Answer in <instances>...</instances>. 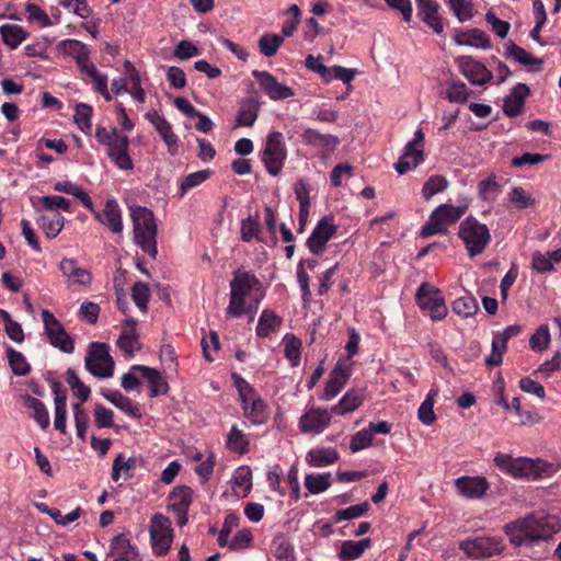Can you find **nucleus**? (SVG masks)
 <instances>
[{
  "instance_id": "nucleus-28",
  "label": "nucleus",
  "mask_w": 561,
  "mask_h": 561,
  "mask_svg": "<svg viewBox=\"0 0 561 561\" xmlns=\"http://www.w3.org/2000/svg\"><path fill=\"white\" fill-rule=\"evenodd\" d=\"M118 347L128 356L139 350L138 336L136 334V321L131 318L125 320V329L117 340Z\"/></svg>"
},
{
  "instance_id": "nucleus-33",
  "label": "nucleus",
  "mask_w": 561,
  "mask_h": 561,
  "mask_svg": "<svg viewBox=\"0 0 561 561\" xmlns=\"http://www.w3.org/2000/svg\"><path fill=\"white\" fill-rule=\"evenodd\" d=\"M260 102L254 98L245 99L239 108L237 123L239 126H252L257 118Z\"/></svg>"
},
{
  "instance_id": "nucleus-23",
  "label": "nucleus",
  "mask_w": 561,
  "mask_h": 561,
  "mask_svg": "<svg viewBox=\"0 0 561 561\" xmlns=\"http://www.w3.org/2000/svg\"><path fill=\"white\" fill-rule=\"evenodd\" d=\"M59 270L67 278L69 285L89 286L92 282L91 273L79 266L78 262L72 259H62Z\"/></svg>"
},
{
  "instance_id": "nucleus-14",
  "label": "nucleus",
  "mask_w": 561,
  "mask_h": 561,
  "mask_svg": "<svg viewBox=\"0 0 561 561\" xmlns=\"http://www.w3.org/2000/svg\"><path fill=\"white\" fill-rule=\"evenodd\" d=\"M252 75L271 100H285L295 95L290 87L279 83L268 71L254 70Z\"/></svg>"
},
{
  "instance_id": "nucleus-49",
  "label": "nucleus",
  "mask_w": 561,
  "mask_h": 561,
  "mask_svg": "<svg viewBox=\"0 0 561 561\" xmlns=\"http://www.w3.org/2000/svg\"><path fill=\"white\" fill-rule=\"evenodd\" d=\"M9 364L14 375L16 376H25L28 374L31 367L26 362L25 357L22 353L9 347L7 351Z\"/></svg>"
},
{
  "instance_id": "nucleus-41",
  "label": "nucleus",
  "mask_w": 561,
  "mask_h": 561,
  "mask_svg": "<svg viewBox=\"0 0 561 561\" xmlns=\"http://www.w3.org/2000/svg\"><path fill=\"white\" fill-rule=\"evenodd\" d=\"M244 416L253 424H263L266 422V404L261 397L256 396L252 399L250 407H244Z\"/></svg>"
},
{
  "instance_id": "nucleus-31",
  "label": "nucleus",
  "mask_w": 561,
  "mask_h": 561,
  "mask_svg": "<svg viewBox=\"0 0 561 561\" xmlns=\"http://www.w3.org/2000/svg\"><path fill=\"white\" fill-rule=\"evenodd\" d=\"M103 397L108 400L116 408L127 413L128 415L135 419H141V413L139 412L138 407L122 392L115 391H103Z\"/></svg>"
},
{
  "instance_id": "nucleus-44",
  "label": "nucleus",
  "mask_w": 561,
  "mask_h": 561,
  "mask_svg": "<svg viewBox=\"0 0 561 561\" xmlns=\"http://www.w3.org/2000/svg\"><path fill=\"white\" fill-rule=\"evenodd\" d=\"M478 310V302L476 298L470 295L459 297L453 304V311L465 318L476 314Z\"/></svg>"
},
{
  "instance_id": "nucleus-11",
  "label": "nucleus",
  "mask_w": 561,
  "mask_h": 561,
  "mask_svg": "<svg viewBox=\"0 0 561 561\" xmlns=\"http://www.w3.org/2000/svg\"><path fill=\"white\" fill-rule=\"evenodd\" d=\"M560 525L554 517L545 516L535 518L533 516L524 518V533L528 535L529 541L548 540L553 534L558 533Z\"/></svg>"
},
{
  "instance_id": "nucleus-37",
  "label": "nucleus",
  "mask_w": 561,
  "mask_h": 561,
  "mask_svg": "<svg viewBox=\"0 0 561 561\" xmlns=\"http://www.w3.org/2000/svg\"><path fill=\"white\" fill-rule=\"evenodd\" d=\"M282 325V319L272 310H264L259 319L256 334L261 337H268Z\"/></svg>"
},
{
  "instance_id": "nucleus-25",
  "label": "nucleus",
  "mask_w": 561,
  "mask_h": 561,
  "mask_svg": "<svg viewBox=\"0 0 561 561\" xmlns=\"http://www.w3.org/2000/svg\"><path fill=\"white\" fill-rule=\"evenodd\" d=\"M454 39L459 46H472L482 49L491 48V41L489 35L480 28L458 31L455 34Z\"/></svg>"
},
{
  "instance_id": "nucleus-27",
  "label": "nucleus",
  "mask_w": 561,
  "mask_h": 561,
  "mask_svg": "<svg viewBox=\"0 0 561 561\" xmlns=\"http://www.w3.org/2000/svg\"><path fill=\"white\" fill-rule=\"evenodd\" d=\"M506 55L512 57L518 64L529 67V69L534 72L540 71L542 69V59L534 57L531 54L513 42L506 44Z\"/></svg>"
},
{
  "instance_id": "nucleus-29",
  "label": "nucleus",
  "mask_w": 561,
  "mask_h": 561,
  "mask_svg": "<svg viewBox=\"0 0 561 561\" xmlns=\"http://www.w3.org/2000/svg\"><path fill=\"white\" fill-rule=\"evenodd\" d=\"M111 553L123 561H133L138 556L136 547L130 543L124 534H119L112 539Z\"/></svg>"
},
{
  "instance_id": "nucleus-58",
  "label": "nucleus",
  "mask_w": 561,
  "mask_h": 561,
  "mask_svg": "<svg viewBox=\"0 0 561 561\" xmlns=\"http://www.w3.org/2000/svg\"><path fill=\"white\" fill-rule=\"evenodd\" d=\"M471 94V91L461 81H454L449 83L446 96L450 102L466 103Z\"/></svg>"
},
{
  "instance_id": "nucleus-46",
  "label": "nucleus",
  "mask_w": 561,
  "mask_h": 561,
  "mask_svg": "<svg viewBox=\"0 0 561 561\" xmlns=\"http://www.w3.org/2000/svg\"><path fill=\"white\" fill-rule=\"evenodd\" d=\"M284 343L286 358L290 362L291 366H298L300 363L301 341L293 334H286Z\"/></svg>"
},
{
  "instance_id": "nucleus-13",
  "label": "nucleus",
  "mask_w": 561,
  "mask_h": 561,
  "mask_svg": "<svg viewBox=\"0 0 561 561\" xmlns=\"http://www.w3.org/2000/svg\"><path fill=\"white\" fill-rule=\"evenodd\" d=\"M335 232L336 227L333 225V219L325 216L319 220L311 236L308 238L307 247L313 254L319 255L324 251L328 241Z\"/></svg>"
},
{
  "instance_id": "nucleus-40",
  "label": "nucleus",
  "mask_w": 561,
  "mask_h": 561,
  "mask_svg": "<svg viewBox=\"0 0 561 561\" xmlns=\"http://www.w3.org/2000/svg\"><path fill=\"white\" fill-rule=\"evenodd\" d=\"M172 511L188 510L192 503V489L186 485L175 486L169 495Z\"/></svg>"
},
{
  "instance_id": "nucleus-55",
  "label": "nucleus",
  "mask_w": 561,
  "mask_h": 561,
  "mask_svg": "<svg viewBox=\"0 0 561 561\" xmlns=\"http://www.w3.org/2000/svg\"><path fill=\"white\" fill-rule=\"evenodd\" d=\"M227 446L236 453L244 454L248 451L249 440L245 438L242 431L237 426H232L228 435Z\"/></svg>"
},
{
  "instance_id": "nucleus-1",
  "label": "nucleus",
  "mask_w": 561,
  "mask_h": 561,
  "mask_svg": "<svg viewBox=\"0 0 561 561\" xmlns=\"http://www.w3.org/2000/svg\"><path fill=\"white\" fill-rule=\"evenodd\" d=\"M130 217L134 228V242L151 259H156L157 249V224L153 213L142 206L130 208Z\"/></svg>"
},
{
  "instance_id": "nucleus-8",
  "label": "nucleus",
  "mask_w": 561,
  "mask_h": 561,
  "mask_svg": "<svg viewBox=\"0 0 561 561\" xmlns=\"http://www.w3.org/2000/svg\"><path fill=\"white\" fill-rule=\"evenodd\" d=\"M42 320L49 343L61 352L71 354L75 351L72 337L67 333L60 321L49 311H42Z\"/></svg>"
},
{
  "instance_id": "nucleus-39",
  "label": "nucleus",
  "mask_w": 561,
  "mask_h": 561,
  "mask_svg": "<svg viewBox=\"0 0 561 561\" xmlns=\"http://www.w3.org/2000/svg\"><path fill=\"white\" fill-rule=\"evenodd\" d=\"M339 459L335 448H317L307 454V461L314 467L328 466Z\"/></svg>"
},
{
  "instance_id": "nucleus-61",
  "label": "nucleus",
  "mask_w": 561,
  "mask_h": 561,
  "mask_svg": "<svg viewBox=\"0 0 561 561\" xmlns=\"http://www.w3.org/2000/svg\"><path fill=\"white\" fill-rule=\"evenodd\" d=\"M508 199L519 209L531 207L535 204V199L531 197V195L520 186H515L512 188L508 194Z\"/></svg>"
},
{
  "instance_id": "nucleus-3",
  "label": "nucleus",
  "mask_w": 561,
  "mask_h": 561,
  "mask_svg": "<svg viewBox=\"0 0 561 561\" xmlns=\"http://www.w3.org/2000/svg\"><path fill=\"white\" fill-rule=\"evenodd\" d=\"M458 236L463 241L471 257L481 254L491 242V234L486 225L471 216L460 222Z\"/></svg>"
},
{
  "instance_id": "nucleus-47",
  "label": "nucleus",
  "mask_w": 561,
  "mask_h": 561,
  "mask_svg": "<svg viewBox=\"0 0 561 561\" xmlns=\"http://www.w3.org/2000/svg\"><path fill=\"white\" fill-rule=\"evenodd\" d=\"M38 225L48 238H55L64 227V218L59 214H55L51 217L41 216Z\"/></svg>"
},
{
  "instance_id": "nucleus-20",
  "label": "nucleus",
  "mask_w": 561,
  "mask_h": 561,
  "mask_svg": "<svg viewBox=\"0 0 561 561\" xmlns=\"http://www.w3.org/2000/svg\"><path fill=\"white\" fill-rule=\"evenodd\" d=\"M417 15L433 30L440 34L444 31L443 19L439 15V4L435 0H416Z\"/></svg>"
},
{
  "instance_id": "nucleus-38",
  "label": "nucleus",
  "mask_w": 561,
  "mask_h": 561,
  "mask_svg": "<svg viewBox=\"0 0 561 561\" xmlns=\"http://www.w3.org/2000/svg\"><path fill=\"white\" fill-rule=\"evenodd\" d=\"M370 542L369 538H364L359 541L346 540L342 543L339 557L342 561H353L370 547Z\"/></svg>"
},
{
  "instance_id": "nucleus-60",
  "label": "nucleus",
  "mask_w": 561,
  "mask_h": 561,
  "mask_svg": "<svg viewBox=\"0 0 561 561\" xmlns=\"http://www.w3.org/2000/svg\"><path fill=\"white\" fill-rule=\"evenodd\" d=\"M73 415H75V424L77 430V436L84 442L85 433L89 424V415L82 408L81 403H75L72 405Z\"/></svg>"
},
{
  "instance_id": "nucleus-57",
  "label": "nucleus",
  "mask_w": 561,
  "mask_h": 561,
  "mask_svg": "<svg viewBox=\"0 0 561 561\" xmlns=\"http://www.w3.org/2000/svg\"><path fill=\"white\" fill-rule=\"evenodd\" d=\"M368 510H369V503L367 501H365L360 504L352 505L345 510L337 511L334 515V520L336 523H339L342 520H350L353 518H357V517L365 515Z\"/></svg>"
},
{
  "instance_id": "nucleus-34",
  "label": "nucleus",
  "mask_w": 561,
  "mask_h": 561,
  "mask_svg": "<svg viewBox=\"0 0 561 561\" xmlns=\"http://www.w3.org/2000/svg\"><path fill=\"white\" fill-rule=\"evenodd\" d=\"M256 284H259V280L254 274L237 271L230 282V293L236 291L237 295L245 297Z\"/></svg>"
},
{
  "instance_id": "nucleus-50",
  "label": "nucleus",
  "mask_w": 561,
  "mask_h": 561,
  "mask_svg": "<svg viewBox=\"0 0 561 561\" xmlns=\"http://www.w3.org/2000/svg\"><path fill=\"white\" fill-rule=\"evenodd\" d=\"M448 186V181L443 175H432L424 183L422 188L423 197L428 201L435 194L445 191Z\"/></svg>"
},
{
  "instance_id": "nucleus-53",
  "label": "nucleus",
  "mask_w": 561,
  "mask_h": 561,
  "mask_svg": "<svg viewBox=\"0 0 561 561\" xmlns=\"http://www.w3.org/2000/svg\"><path fill=\"white\" fill-rule=\"evenodd\" d=\"M479 195L483 201L492 202L500 193V184L496 182L495 175H491L479 183Z\"/></svg>"
},
{
  "instance_id": "nucleus-59",
  "label": "nucleus",
  "mask_w": 561,
  "mask_h": 561,
  "mask_svg": "<svg viewBox=\"0 0 561 561\" xmlns=\"http://www.w3.org/2000/svg\"><path fill=\"white\" fill-rule=\"evenodd\" d=\"M550 343V332L547 324H541L529 339V345L534 351H543Z\"/></svg>"
},
{
  "instance_id": "nucleus-26",
  "label": "nucleus",
  "mask_w": 561,
  "mask_h": 561,
  "mask_svg": "<svg viewBox=\"0 0 561 561\" xmlns=\"http://www.w3.org/2000/svg\"><path fill=\"white\" fill-rule=\"evenodd\" d=\"M131 370L140 371L142 377L148 380L150 385L151 398L165 394L168 392V382L163 379L160 371H158L157 369L142 365H134L131 367Z\"/></svg>"
},
{
  "instance_id": "nucleus-12",
  "label": "nucleus",
  "mask_w": 561,
  "mask_h": 561,
  "mask_svg": "<svg viewBox=\"0 0 561 561\" xmlns=\"http://www.w3.org/2000/svg\"><path fill=\"white\" fill-rule=\"evenodd\" d=\"M494 463L514 478L535 476L536 468L531 459L513 458L508 454L499 453L494 457Z\"/></svg>"
},
{
  "instance_id": "nucleus-2",
  "label": "nucleus",
  "mask_w": 561,
  "mask_h": 561,
  "mask_svg": "<svg viewBox=\"0 0 561 561\" xmlns=\"http://www.w3.org/2000/svg\"><path fill=\"white\" fill-rule=\"evenodd\" d=\"M467 211V206H454L442 204L430 215L428 220L422 227L420 236L428 238L438 233H447L448 227L456 224Z\"/></svg>"
},
{
  "instance_id": "nucleus-5",
  "label": "nucleus",
  "mask_w": 561,
  "mask_h": 561,
  "mask_svg": "<svg viewBox=\"0 0 561 561\" xmlns=\"http://www.w3.org/2000/svg\"><path fill=\"white\" fill-rule=\"evenodd\" d=\"M286 158L287 149L283 141V134L280 131L270 133L262 154L266 171L273 176L278 175Z\"/></svg>"
},
{
  "instance_id": "nucleus-21",
  "label": "nucleus",
  "mask_w": 561,
  "mask_h": 561,
  "mask_svg": "<svg viewBox=\"0 0 561 561\" xmlns=\"http://www.w3.org/2000/svg\"><path fill=\"white\" fill-rule=\"evenodd\" d=\"M458 493L467 499L482 497L489 489L484 477H461L455 481Z\"/></svg>"
},
{
  "instance_id": "nucleus-36",
  "label": "nucleus",
  "mask_w": 561,
  "mask_h": 561,
  "mask_svg": "<svg viewBox=\"0 0 561 561\" xmlns=\"http://www.w3.org/2000/svg\"><path fill=\"white\" fill-rule=\"evenodd\" d=\"M2 41L10 48H16L26 37L28 33L18 24H3L0 26Z\"/></svg>"
},
{
  "instance_id": "nucleus-18",
  "label": "nucleus",
  "mask_w": 561,
  "mask_h": 561,
  "mask_svg": "<svg viewBox=\"0 0 561 561\" xmlns=\"http://www.w3.org/2000/svg\"><path fill=\"white\" fill-rule=\"evenodd\" d=\"M129 139L126 135L117 134L116 137L107 145V156L122 170H131L133 161L128 154Z\"/></svg>"
},
{
  "instance_id": "nucleus-22",
  "label": "nucleus",
  "mask_w": 561,
  "mask_h": 561,
  "mask_svg": "<svg viewBox=\"0 0 561 561\" xmlns=\"http://www.w3.org/2000/svg\"><path fill=\"white\" fill-rule=\"evenodd\" d=\"M146 118L153 125L157 133L161 136L168 150L174 154L178 149V136L173 133L170 123L157 111H150L146 114Z\"/></svg>"
},
{
  "instance_id": "nucleus-30",
  "label": "nucleus",
  "mask_w": 561,
  "mask_h": 561,
  "mask_svg": "<svg viewBox=\"0 0 561 561\" xmlns=\"http://www.w3.org/2000/svg\"><path fill=\"white\" fill-rule=\"evenodd\" d=\"M301 140L305 145L313 147H323L325 149H335L339 138L332 135H324L313 128H307L301 134Z\"/></svg>"
},
{
  "instance_id": "nucleus-45",
  "label": "nucleus",
  "mask_w": 561,
  "mask_h": 561,
  "mask_svg": "<svg viewBox=\"0 0 561 561\" xmlns=\"http://www.w3.org/2000/svg\"><path fill=\"white\" fill-rule=\"evenodd\" d=\"M283 42L284 36L271 33L264 34L259 39L260 51L266 57H272L277 54Z\"/></svg>"
},
{
  "instance_id": "nucleus-62",
  "label": "nucleus",
  "mask_w": 561,
  "mask_h": 561,
  "mask_svg": "<svg viewBox=\"0 0 561 561\" xmlns=\"http://www.w3.org/2000/svg\"><path fill=\"white\" fill-rule=\"evenodd\" d=\"M91 106L80 103L76 107L75 122L78 127L83 131L88 133L91 129Z\"/></svg>"
},
{
  "instance_id": "nucleus-54",
  "label": "nucleus",
  "mask_w": 561,
  "mask_h": 561,
  "mask_svg": "<svg viewBox=\"0 0 561 561\" xmlns=\"http://www.w3.org/2000/svg\"><path fill=\"white\" fill-rule=\"evenodd\" d=\"M329 478L330 473L308 474L305 479V485L310 493L319 494L331 485Z\"/></svg>"
},
{
  "instance_id": "nucleus-35",
  "label": "nucleus",
  "mask_w": 561,
  "mask_h": 561,
  "mask_svg": "<svg viewBox=\"0 0 561 561\" xmlns=\"http://www.w3.org/2000/svg\"><path fill=\"white\" fill-rule=\"evenodd\" d=\"M23 402L24 405L32 411V417L41 428L46 430L49 426V415L45 404L30 394L23 397Z\"/></svg>"
},
{
  "instance_id": "nucleus-9",
  "label": "nucleus",
  "mask_w": 561,
  "mask_h": 561,
  "mask_svg": "<svg viewBox=\"0 0 561 561\" xmlns=\"http://www.w3.org/2000/svg\"><path fill=\"white\" fill-rule=\"evenodd\" d=\"M417 304L423 310L430 312L434 321L443 320L447 316L445 300L437 288L422 283L416 293Z\"/></svg>"
},
{
  "instance_id": "nucleus-56",
  "label": "nucleus",
  "mask_w": 561,
  "mask_h": 561,
  "mask_svg": "<svg viewBox=\"0 0 561 561\" xmlns=\"http://www.w3.org/2000/svg\"><path fill=\"white\" fill-rule=\"evenodd\" d=\"M150 297V290L147 284L137 282L133 286L131 298L135 305L142 311L146 312L148 309V301Z\"/></svg>"
},
{
  "instance_id": "nucleus-7",
  "label": "nucleus",
  "mask_w": 561,
  "mask_h": 561,
  "mask_svg": "<svg viewBox=\"0 0 561 561\" xmlns=\"http://www.w3.org/2000/svg\"><path fill=\"white\" fill-rule=\"evenodd\" d=\"M173 539L171 520L157 513L151 518L150 540L152 550L157 556H164L171 548Z\"/></svg>"
},
{
  "instance_id": "nucleus-16",
  "label": "nucleus",
  "mask_w": 561,
  "mask_h": 561,
  "mask_svg": "<svg viewBox=\"0 0 561 561\" xmlns=\"http://www.w3.org/2000/svg\"><path fill=\"white\" fill-rule=\"evenodd\" d=\"M331 411L327 409H310L299 420V428L302 433L319 434L331 423Z\"/></svg>"
},
{
  "instance_id": "nucleus-52",
  "label": "nucleus",
  "mask_w": 561,
  "mask_h": 561,
  "mask_svg": "<svg viewBox=\"0 0 561 561\" xmlns=\"http://www.w3.org/2000/svg\"><path fill=\"white\" fill-rule=\"evenodd\" d=\"M306 67L318 73L325 82H329L333 79L332 70L323 65V58L321 55H308L306 57Z\"/></svg>"
},
{
  "instance_id": "nucleus-42",
  "label": "nucleus",
  "mask_w": 561,
  "mask_h": 561,
  "mask_svg": "<svg viewBox=\"0 0 561 561\" xmlns=\"http://www.w3.org/2000/svg\"><path fill=\"white\" fill-rule=\"evenodd\" d=\"M55 191L73 195L77 197L90 211H94L93 203L88 193L81 187L71 182H58L54 186Z\"/></svg>"
},
{
  "instance_id": "nucleus-43",
  "label": "nucleus",
  "mask_w": 561,
  "mask_h": 561,
  "mask_svg": "<svg viewBox=\"0 0 561 561\" xmlns=\"http://www.w3.org/2000/svg\"><path fill=\"white\" fill-rule=\"evenodd\" d=\"M66 381L69 385L70 389L72 390L73 394L77 396L80 399L79 403L85 402L91 393L90 388L84 385L75 369L69 368L66 373Z\"/></svg>"
},
{
  "instance_id": "nucleus-10",
  "label": "nucleus",
  "mask_w": 561,
  "mask_h": 561,
  "mask_svg": "<svg viewBox=\"0 0 561 561\" xmlns=\"http://www.w3.org/2000/svg\"><path fill=\"white\" fill-rule=\"evenodd\" d=\"M424 138V133L420 128L415 131L414 138L405 145L403 154L394 165V169L399 174H404L423 162Z\"/></svg>"
},
{
  "instance_id": "nucleus-4",
  "label": "nucleus",
  "mask_w": 561,
  "mask_h": 561,
  "mask_svg": "<svg viewBox=\"0 0 561 561\" xmlns=\"http://www.w3.org/2000/svg\"><path fill=\"white\" fill-rule=\"evenodd\" d=\"M84 363L85 368L95 377L110 378L113 376L114 360L106 343H90Z\"/></svg>"
},
{
  "instance_id": "nucleus-19",
  "label": "nucleus",
  "mask_w": 561,
  "mask_h": 561,
  "mask_svg": "<svg viewBox=\"0 0 561 561\" xmlns=\"http://www.w3.org/2000/svg\"><path fill=\"white\" fill-rule=\"evenodd\" d=\"M92 213L98 221L113 233H121L123 231L122 211L115 199H107L103 210L96 211L94 209Z\"/></svg>"
},
{
  "instance_id": "nucleus-63",
  "label": "nucleus",
  "mask_w": 561,
  "mask_h": 561,
  "mask_svg": "<svg viewBox=\"0 0 561 561\" xmlns=\"http://www.w3.org/2000/svg\"><path fill=\"white\" fill-rule=\"evenodd\" d=\"M505 531L510 536V540L514 546L518 547L529 541L528 535L524 533V519L506 525Z\"/></svg>"
},
{
  "instance_id": "nucleus-6",
  "label": "nucleus",
  "mask_w": 561,
  "mask_h": 561,
  "mask_svg": "<svg viewBox=\"0 0 561 561\" xmlns=\"http://www.w3.org/2000/svg\"><path fill=\"white\" fill-rule=\"evenodd\" d=\"M459 548L472 559H484L500 554L504 550L501 537H477L463 540Z\"/></svg>"
},
{
  "instance_id": "nucleus-15",
  "label": "nucleus",
  "mask_w": 561,
  "mask_h": 561,
  "mask_svg": "<svg viewBox=\"0 0 561 561\" xmlns=\"http://www.w3.org/2000/svg\"><path fill=\"white\" fill-rule=\"evenodd\" d=\"M462 75L474 85H484L493 78L492 72L480 61L470 56L458 58Z\"/></svg>"
},
{
  "instance_id": "nucleus-51",
  "label": "nucleus",
  "mask_w": 561,
  "mask_h": 561,
  "mask_svg": "<svg viewBox=\"0 0 561 561\" xmlns=\"http://www.w3.org/2000/svg\"><path fill=\"white\" fill-rule=\"evenodd\" d=\"M448 5L459 22H466L473 18V4L471 0H448Z\"/></svg>"
},
{
  "instance_id": "nucleus-24",
  "label": "nucleus",
  "mask_w": 561,
  "mask_h": 561,
  "mask_svg": "<svg viewBox=\"0 0 561 561\" xmlns=\"http://www.w3.org/2000/svg\"><path fill=\"white\" fill-rule=\"evenodd\" d=\"M530 90L525 83H517L510 95L504 99L503 111L508 117H515L523 113L525 99Z\"/></svg>"
},
{
  "instance_id": "nucleus-64",
  "label": "nucleus",
  "mask_w": 561,
  "mask_h": 561,
  "mask_svg": "<svg viewBox=\"0 0 561 561\" xmlns=\"http://www.w3.org/2000/svg\"><path fill=\"white\" fill-rule=\"evenodd\" d=\"M274 545H275L274 556L277 560L295 561L294 548L288 540H286L284 538H279L278 540L274 541Z\"/></svg>"
},
{
  "instance_id": "nucleus-17",
  "label": "nucleus",
  "mask_w": 561,
  "mask_h": 561,
  "mask_svg": "<svg viewBox=\"0 0 561 561\" xmlns=\"http://www.w3.org/2000/svg\"><path fill=\"white\" fill-rule=\"evenodd\" d=\"M522 332V327L518 324L508 325L501 332L497 339L492 342L491 354L485 358V365L488 367L499 366L503 362V355L507 350V342L513 336L518 335Z\"/></svg>"
},
{
  "instance_id": "nucleus-48",
  "label": "nucleus",
  "mask_w": 561,
  "mask_h": 561,
  "mask_svg": "<svg viewBox=\"0 0 561 561\" xmlns=\"http://www.w3.org/2000/svg\"><path fill=\"white\" fill-rule=\"evenodd\" d=\"M211 175V171L208 169L199 170L186 175L181 182L180 190L181 196L187 193L190 190L201 185L203 182L207 181Z\"/></svg>"
},
{
  "instance_id": "nucleus-32",
  "label": "nucleus",
  "mask_w": 561,
  "mask_h": 561,
  "mask_svg": "<svg viewBox=\"0 0 561 561\" xmlns=\"http://www.w3.org/2000/svg\"><path fill=\"white\" fill-rule=\"evenodd\" d=\"M363 400V393L358 390L352 389L342 397L337 404L331 408V413L344 415L346 413L353 412L362 405Z\"/></svg>"
}]
</instances>
